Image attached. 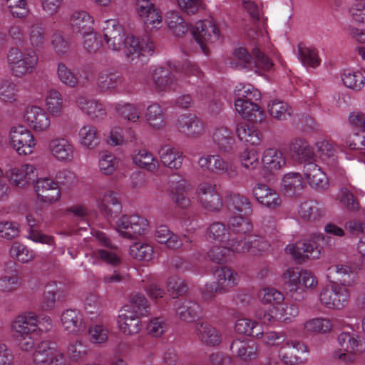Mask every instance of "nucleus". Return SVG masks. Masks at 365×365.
<instances>
[{
	"mask_svg": "<svg viewBox=\"0 0 365 365\" xmlns=\"http://www.w3.org/2000/svg\"><path fill=\"white\" fill-rule=\"evenodd\" d=\"M101 30L108 48L114 51L123 49L125 59L130 63H143L154 52V43L148 36L125 34L117 19L104 21Z\"/></svg>",
	"mask_w": 365,
	"mask_h": 365,
	"instance_id": "nucleus-1",
	"label": "nucleus"
},
{
	"mask_svg": "<svg viewBox=\"0 0 365 365\" xmlns=\"http://www.w3.org/2000/svg\"><path fill=\"white\" fill-rule=\"evenodd\" d=\"M148 312V302L144 295L132 294L119 311L117 323L120 331L127 336L138 334L142 328L140 317L147 316Z\"/></svg>",
	"mask_w": 365,
	"mask_h": 365,
	"instance_id": "nucleus-2",
	"label": "nucleus"
},
{
	"mask_svg": "<svg viewBox=\"0 0 365 365\" xmlns=\"http://www.w3.org/2000/svg\"><path fill=\"white\" fill-rule=\"evenodd\" d=\"M10 328L14 336L36 334L40 336L51 330L53 320L48 315L38 316L34 312H24L12 319Z\"/></svg>",
	"mask_w": 365,
	"mask_h": 365,
	"instance_id": "nucleus-3",
	"label": "nucleus"
},
{
	"mask_svg": "<svg viewBox=\"0 0 365 365\" xmlns=\"http://www.w3.org/2000/svg\"><path fill=\"white\" fill-rule=\"evenodd\" d=\"M6 63L11 75L22 78L36 70L38 57L32 48H11L7 53Z\"/></svg>",
	"mask_w": 365,
	"mask_h": 365,
	"instance_id": "nucleus-4",
	"label": "nucleus"
},
{
	"mask_svg": "<svg viewBox=\"0 0 365 365\" xmlns=\"http://www.w3.org/2000/svg\"><path fill=\"white\" fill-rule=\"evenodd\" d=\"M337 343L342 349L335 350L332 358L344 363H353L357 356L365 353V341L358 334L341 331L337 336Z\"/></svg>",
	"mask_w": 365,
	"mask_h": 365,
	"instance_id": "nucleus-5",
	"label": "nucleus"
},
{
	"mask_svg": "<svg viewBox=\"0 0 365 365\" xmlns=\"http://www.w3.org/2000/svg\"><path fill=\"white\" fill-rule=\"evenodd\" d=\"M9 146L19 156H28L34 153L37 142L34 133L24 124L11 125L7 133Z\"/></svg>",
	"mask_w": 365,
	"mask_h": 365,
	"instance_id": "nucleus-6",
	"label": "nucleus"
},
{
	"mask_svg": "<svg viewBox=\"0 0 365 365\" xmlns=\"http://www.w3.org/2000/svg\"><path fill=\"white\" fill-rule=\"evenodd\" d=\"M93 237L101 245L106 248L92 250L90 252L86 254L90 263L98 265L104 262L113 267L121 264L122 260L119 252L115 248H113L109 238L104 232L96 231L93 234Z\"/></svg>",
	"mask_w": 365,
	"mask_h": 365,
	"instance_id": "nucleus-7",
	"label": "nucleus"
},
{
	"mask_svg": "<svg viewBox=\"0 0 365 365\" xmlns=\"http://www.w3.org/2000/svg\"><path fill=\"white\" fill-rule=\"evenodd\" d=\"M148 220L139 215H123L115 222L117 233L126 239L133 240L148 232Z\"/></svg>",
	"mask_w": 365,
	"mask_h": 365,
	"instance_id": "nucleus-8",
	"label": "nucleus"
},
{
	"mask_svg": "<svg viewBox=\"0 0 365 365\" xmlns=\"http://www.w3.org/2000/svg\"><path fill=\"white\" fill-rule=\"evenodd\" d=\"M215 278L217 285L206 284L202 291V297L205 300L212 299L217 292L223 293L230 289L238 286L240 282V277L237 272L227 267H220L216 269Z\"/></svg>",
	"mask_w": 365,
	"mask_h": 365,
	"instance_id": "nucleus-9",
	"label": "nucleus"
},
{
	"mask_svg": "<svg viewBox=\"0 0 365 365\" xmlns=\"http://www.w3.org/2000/svg\"><path fill=\"white\" fill-rule=\"evenodd\" d=\"M191 34L201 51L205 55L209 53V46L220 37V31L212 19L200 20L191 29Z\"/></svg>",
	"mask_w": 365,
	"mask_h": 365,
	"instance_id": "nucleus-10",
	"label": "nucleus"
},
{
	"mask_svg": "<svg viewBox=\"0 0 365 365\" xmlns=\"http://www.w3.org/2000/svg\"><path fill=\"white\" fill-rule=\"evenodd\" d=\"M350 297V290L337 282L323 288L319 293L320 303L326 308L336 311L344 309L349 304Z\"/></svg>",
	"mask_w": 365,
	"mask_h": 365,
	"instance_id": "nucleus-11",
	"label": "nucleus"
},
{
	"mask_svg": "<svg viewBox=\"0 0 365 365\" xmlns=\"http://www.w3.org/2000/svg\"><path fill=\"white\" fill-rule=\"evenodd\" d=\"M21 120L32 133H47L51 128V120L49 114L41 106L27 105L22 113Z\"/></svg>",
	"mask_w": 365,
	"mask_h": 365,
	"instance_id": "nucleus-12",
	"label": "nucleus"
},
{
	"mask_svg": "<svg viewBox=\"0 0 365 365\" xmlns=\"http://www.w3.org/2000/svg\"><path fill=\"white\" fill-rule=\"evenodd\" d=\"M282 279L290 292L299 293L304 289L315 287L317 278L310 271L304 269L298 272L294 267H289L282 274Z\"/></svg>",
	"mask_w": 365,
	"mask_h": 365,
	"instance_id": "nucleus-13",
	"label": "nucleus"
},
{
	"mask_svg": "<svg viewBox=\"0 0 365 365\" xmlns=\"http://www.w3.org/2000/svg\"><path fill=\"white\" fill-rule=\"evenodd\" d=\"M197 163L203 171L211 174L225 175L231 178L237 175V166L220 154L202 155L199 158Z\"/></svg>",
	"mask_w": 365,
	"mask_h": 365,
	"instance_id": "nucleus-14",
	"label": "nucleus"
},
{
	"mask_svg": "<svg viewBox=\"0 0 365 365\" xmlns=\"http://www.w3.org/2000/svg\"><path fill=\"white\" fill-rule=\"evenodd\" d=\"M9 183L18 188H26L33 184L38 177L34 165L23 163L9 166L5 171Z\"/></svg>",
	"mask_w": 365,
	"mask_h": 365,
	"instance_id": "nucleus-15",
	"label": "nucleus"
},
{
	"mask_svg": "<svg viewBox=\"0 0 365 365\" xmlns=\"http://www.w3.org/2000/svg\"><path fill=\"white\" fill-rule=\"evenodd\" d=\"M324 239L322 234L314 235L312 240L298 242L296 244H289L285 247V252L290 254L296 260L304 261L306 259H318L321 255V248L317 245V241Z\"/></svg>",
	"mask_w": 365,
	"mask_h": 365,
	"instance_id": "nucleus-16",
	"label": "nucleus"
},
{
	"mask_svg": "<svg viewBox=\"0 0 365 365\" xmlns=\"http://www.w3.org/2000/svg\"><path fill=\"white\" fill-rule=\"evenodd\" d=\"M197 202L205 210L211 212L220 211L223 202L216 189V185L210 182H202L196 190Z\"/></svg>",
	"mask_w": 365,
	"mask_h": 365,
	"instance_id": "nucleus-17",
	"label": "nucleus"
},
{
	"mask_svg": "<svg viewBox=\"0 0 365 365\" xmlns=\"http://www.w3.org/2000/svg\"><path fill=\"white\" fill-rule=\"evenodd\" d=\"M32 357L36 365H61L64 360V356L58 350L56 344L48 340L42 341L36 345Z\"/></svg>",
	"mask_w": 365,
	"mask_h": 365,
	"instance_id": "nucleus-18",
	"label": "nucleus"
},
{
	"mask_svg": "<svg viewBox=\"0 0 365 365\" xmlns=\"http://www.w3.org/2000/svg\"><path fill=\"white\" fill-rule=\"evenodd\" d=\"M48 148L51 155L58 163H70L75 159V146L69 139L63 136L51 139Z\"/></svg>",
	"mask_w": 365,
	"mask_h": 365,
	"instance_id": "nucleus-19",
	"label": "nucleus"
},
{
	"mask_svg": "<svg viewBox=\"0 0 365 365\" xmlns=\"http://www.w3.org/2000/svg\"><path fill=\"white\" fill-rule=\"evenodd\" d=\"M315 146L321 160L329 170L336 175H343L344 170L339 162L334 143L331 140L323 139L316 142Z\"/></svg>",
	"mask_w": 365,
	"mask_h": 365,
	"instance_id": "nucleus-20",
	"label": "nucleus"
},
{
	"mask_svg": "<svg viewBox=\"0 0 365 365\" xmlns=\"http://www.w3.org/2000/svg\"><path fill=\"white\" fill-rule=\"evenodd\" d=\"M34 191L37 200L46 205L56 203L61 198V190L58 184L48 178H41L35 180Z\"/></svg>",
	"mask_w": 365,
	"mask_h": 365,
	"instance_id": "nucleus-21",
	"label": "nucleus"
},
{
	"mask_svg": "<svg viewBox=\"0 0 365 365\" xmlns=\"http://www.w3.org/2000/svg\"><path fill=\"white\" fill-rule=\"evenodd\" d=\"M135 10L146 27L158 30L163 24V17L157 8L149 0H137Z\"/></svg>",
	"mask_w": 365,
	"mask_h": 365,
	"instance_id": "nucleus-22",
	"label": "nucleus"
},
{
	"mask_svg": "<svg viewBox=\"0 0 365 365\" xmlns=\"http://www.w3.org/2000/svg\"><path fill=\"white\" fill-rule=\"evenodd\" d=\"M63 330L68 334L77 336L83 333L86 327L83 314L76 309H66L60 316Z\"/></svg>",
	"mask_w": 365,
	"mask_h": 365,
	"instance_id": "nucleus-23",
	"label": "nucleus"
},
{
	"mask_svg": "<svg viewBox=\"0 0 365 365\" xmlns=\"http://www.w3.org/2000/svg\"><path fill=\"white\" fill-rule=\"evenodd\" d=\"M308 352V347L297 339H289L277 351L279 360L284 365H296L301 358L297 354Z\"/></svg>",
	"mask_w": 365,
	"mask_h": 365,
	"instance_id": "nucleus-24",
	"label": "nucleus"
},
{
	"mask_svg": "<svg viewBox=\"0 0 365 365\" xmlns=\"http://www.w3.org/2000/svg\"><path fill=\"white\" fill-rule=\"evenodd\" d=\"M230 350L233 355L242 361H250L258 355V345L251 339L237 338L230 344Z\"/></svg>",
	"mask_w": 365,
	"mask_h": 365,
	"instance_id": "nucleus-25",
	"label": "nucleus"
},
{
	"mask_svg": "<svg viewBox=\"0 0 365 365\" xmlns=\"http://www.w3.org/2000/svg\"><path fill=\"white\" fill-rule=\"evenodd\" d=\"M176 128L186 137L197 138L203 133L204 123L196 115L187 113L178 117Z\"/></svg>",
	"mask_w": 365,
	"mask_h": 365,
	"instance_id": "nucleus-26",
	"label": "nucleus"
},
{
	"mask_svg": "<svg viewBox=\"0 0 365 365\" xmlns=\"http://www.w3.org/2000/svg\"><path fill=\"white\" fill-rule=\"evenodd\" d=\"M26 222L29 227L26 238L36 243L53 245L54 244L52 236L43 233L36 227L42 222L40 210H35L28 213L26 216Z\"/></svg>",
	"mask_w": 365,
	"mask_h": 365,
	"instance_id": "nucleus-27",
	"label": "nucleus"
},
{
	"mask_svg": "<svg viewBox=\"0 0 365 365\" xmlns=\"http://www.w3.org/2000/svg\"><path fill=\"white\" fill-rule=\"evenodd\" d=\"M169 190L175 203L182 209H187L191 205L189 197L185 194L187 188L185 180L180 175H173L169 178Z\"/></svg>",
	"mask_w": 365,
	"mask_h": 365,
	"instance_id": "nucleus-28",
	"label": "nucleus"
},
{
	"mask_svg": "<svg viewBox=\"0 0 365 365\" xmlns=\"http://www.w3.org/2000/svg\"><path fill=\"white\" fill-rule=\"evenodd\" d=\"M304 175L309 186L317 190H324L329 187V180L322 168L313 162L305 163Z\"/></svg>",
	"mask_w": 365,
	"mask_h": 365,
	"instance_id": "nucleus-29",
	"label": "nucleus"
},
{
	"mask_svg": "<svg viewBox=\"0 0 365 365\" xmlns=\"http://www.w3.org/2000/svg\"><path fill=\"white\" fill-rule=\"evenodd\" d=\"M131 160L138 168L152 173L158 172L160 167L158 159L152 152L145 148L134 150Z\"/></svg>",
	"mask_w": 365,
	"mask_h": 365,
	"instance_id": "nucleus-30",
	"label": "nucleus"
},
{
	"mask_svg": "<svg viewBox=\"0 0 365 365\" xmlns=\"http://www.w3.org/2000/svg\"><path fill=\"white\" fill-rule=\"evenodd\" d=\"M151 79L154 88L158 91L174 89L177 85L175 76L168 69L156 66L151 71Z\"/></svg>",
	"mask_w": 365,
	"mask_h": 365,
	"instance_id": "nucleus-31",
	"label": "nucleus"
},
{
	"mask_svg": "<svg viewBox=\"0 0 365 365\" xmlns=\"http://www.w3.org/2000/svg\"><path fill=\"white\" fill-rule=\"evenodd\" d=\"M195 332L197 339L204 345L216 346L222 342L220 331L208 322L196 324Z\"/></svg>",
	"mask_w": 365,
	"mask_h": 365,
	"instance_id": "nucleus-32",
	"label": "nucleus"
},
{
	"mask_svg": "<svg viewBox=\"0 0 365 365\" xmlns=\"http://www.w3.org/2000/svg\"><path fill=\"white\" fill-rule=\"evenodd\" d=\"M304 182L300 173L289 172L284 174L280 182V187L283 193L290 197L299 196L304 187Z\"/></svg>",
	"mask_w": 365,
	"mask_h": 365,
	"instance_id": "nucleus-33",
	"label": "nucleus"
},
{
	"mask_svg": "<svg viewBox=\"0 0 365 365\" xmlns=\"http://www.w3.org/2000/svg\"><path fill=\"white\" fill-rule=\"evenodd\" d=\"M70 22L73 31L77 34L81 35L93 33L94 19L86 11H74L71 14Z\"/></svg>",
	"mask_w": 365,
	"mask_h": 365,
	"instance_id": "nucleus-34",
	"label": "nucleus"
},
{
	"mask_svg": "<svg viewBox=\"0 0 365 365\" xmlns=\"http://www.w3.org/2000/svg\"><path fill=\"white\" fill-rule=\"evenodd\" d=\"M160 162L172 170L181 168L183 162L182 153L170 144H163L158 150Z\"/></svg>",
	"mask_w": 365,
	"mask_h": 365,
	"instance_id": "nucleus-35",
	"label": "nucleus"
},
{
	"mask_svg": "<svg viewBox=\"0 0 365 365\" xmlns=\"http://www.w3.org/2000/svg\"><path fill=\"white\" fill-rule=\"evenodd\" d=\"M78 140L81 147L90 150H95L101 142L100 130L95 125L85 124L78 130Z\"/></svg>",
	"mask_w": 365,
	"mask_h": 365,
	"instance_id": "nucleus-36",
	"label": "nucleus"
},
{
	"mask_svg": "<svg viewBox=\"0 0 365 365\" xmlns=\"http://www.w3.org/2000/svg\"><path fill=\"white\" fill-rule=\"evenodd\" d=\"M328 277H331L334 274L338 275L341 283L344 287H351L358 281L357 268L354 265L338 264L330 266L328 268Z\"/></svg>",
	"mask_w": 365,
	"mask_h": 365,
	"instance_id": "nucleus-37",
	"label": "nucleus"
},
{
	"mask_svg": "<svg viewBox=\"0 0 365 365\" xmlns=\"http://www.w3.org/2000/svg\"><path fill=\"white\" fill-rule=\"evenodd\" d=\"M255 199L262 205L269 208H276L281 205L279 194L268 185L259 183L252 190Z\"/></svg>",
	"mask_w": 365,
	"mask_h": 365,
	"instance_id": "nucleus-38",
	"label": "nucleus"
},
{
	"mask_svg": "<svg viewBox=\"0 0 365 365\" xmlns=\"http://www.w3.org/2000/svg\"><path fill=\"white\" fill-rule=\"evenodd\" d=\"M236 111L243 118L254 122H261L264 118V111L252 101L237 98L235 102Z\"/></svg>",
	"mask_w": 365,
	"mask_h": 365,
	"instance_id": "nucleus-39",
	"label": "nucleus"
},
{
	"mask_svg": "<svg viewBox=\"0 0 365 365\" xmlns=\"http://www.w3.org/2000/svg\"><path fill=\"white\" fill-rule=\"evenodd\" d=\"M78 108L92 119L103 118L106 115L104 105L96 100L89 99L84 96L76 98Z\"/></svg>",
	"mask_w": 365,
	"mask_h": 365,
	"instance_id": "nucleus-40",
	"label": "nucleus"
},
{
	"mask_svg": "<svg viewBox=\"0 0 365 365\" xmlns=\"http://www.w3.org/2000/svg\"><path fill=\"white\" fill-rule=\"evenodd\" d=\"M98 207L101 212L108 217H113L121 212V205L113 191H107L98 197Z\"/></svg>",
	"mask_w": 365,
	"mask_h": 365,
	"instance_id": "nucleus-41",
	"label": "nucleus"
},
{
	"mask_svg": "<svg viewBox=\"0 0 365 365\" xmlns=\"http://www.w3.org/2000/svg\"><path fill=\"white\" fill-rule=\"evenodd\" d=\"M212 140L217 148L224 153H229L235 145L232 133L225 126L216 127L212 134Z\"/></svg>",
	"mask_w": 365,
	"mask_h": 365,
	"instance_id": "nucleus-42",
	"label": "nucleus"
},
{
	"mask_svg": "<svg viewBox=\"0 0 365 365\" xmlns=\"http://www.w3.org/2000/svg\"><path fill=\"white\" fill-rule=\"evenodd\" d=\"M275 318L277 323L289 324L293 322L299 314V308L297 304L294 302H281L274 306Z\"/></svg>",
	"mask_w": 365,
	"mask_h": 365,
	"instance_id": "nucleus-43",
	"label": "nucleus"
},
{
	"mask_svg": "<svg viewBox=\"0 0 365 365\" xmlns=\"http://www.w3.org/2000/svg\"><path fill=\"white\" fill-rule=\"evenodd\" d=\"M262 164L264 169L269 172L279 170L285 166L286 158L281 151L268 148L262 153Z\"/></svg>",
	"mask_w": 365,
	"mask_h": 365,
	"instance_id": "nucleus-44",
	"label": "nucleus"
},
{
	"mask_svg": "<svg viewBox=\"0 0 365 365\" xmlns=\"http://www.w3.org/2000/svg\"><path fill=\"white\" fill-rule=\"evenodd\" d=\"M303 329L311 334H327L334 328L331 319L324 317H317L306 320L303 324Z\"/></svg>",
	"mask_w": 365,
	"mask_h": 365,
	"instance_id": "nucleus-45",
	"label": "nucleus"
},
{
	"mask_svg": "<svg viewBox=\"0 0 365 365\" xmlns=\"http://www.w3.org/2000/svg\"><path fill=\"white\" fill-rule=\"evenodd\" d=\"M120 160L112 152L103 150L99 153L98 168L99 172L106 176L113 175L119 168Z\"/></svg>",
	"mask_w": 365,
	"mask_h": 365,
	"instance_id": "nucleus-46",
	"label": "nucleus"
},
{
	"mask_svg": "<svg viewBox=\"0 0 365 365\" xmlns=\"http://www.w3.org/2000/svg\"><path fill=\"white\" fill-rule=\"evenodd\" d=\"M174 306L179 318L187 322H193L200 311L199 304L192 301L179 299Z\"/></svg>",
	"mask_w": 365,
	"mask_h": 365,
	"instance_id": "nucleus-47",
	"label": "nucleus"
},
{
	"mask_svg": "<svg viewBox=\"0 0 365 365\" xmlns=\"http://www.w3.org/2000/svg\"><path fill=\"white\" fill-rule=\"evenodd\" d=\"M259 339L265 347L277 351L289 340L287 339L286 334L282 331L270 330L264 332L262 328Z\"/></svg>",
	"mask_w": 365,
	"mask_h": 365,
	"instance_id": "nucleus-48",
	"label": "nucleus"
},
{
	"mask_svg": "<svg viewBox=\"0 0 365 365\" xmlns=\"http://www.w3.org/2000/svg\"><path fill=\"white\" fill-rule=\"evenodd\" d=\"M165 21L169 29L177 37H182L188 31V26L182 16L176 11L166 12Z\"/></svg>",
	"mask_w": 365,
	"mask_h": 365,
	"instance_id": "nucleus-49",
	"label": "nucleus"
},
{
	"mask_svg": "<svg viewBox=\"0 0 365 365\" xmlns=\"http://www.w3.org/2000/svg\"><path fill=\"white\" fill-rule=\"evenodd\" d=\"M30 46L34 49H39L43 46L46 40V31L43 25L39 21L31 23L26 31Z\"/></svg>",
	"mask_w": 365,
	"mask_h": 365,
	"instance_id": "nucleus-50",
	"label": "nucleus"
},
{
	"mask_svg": "<svg viewBox=\"0 0 365 365\" xmlns=\"http://www.w3.org/2000/svg\"><path fill=\"white\" fill-rule=\"evenodd\" d=\"M324 215V210L317 204L305 201L300 203L297 208L298 217L305 222H314Z\"/></svg>",
	"mask_w": 365,
	"mask_h": 365,
	"instance_id": "nucleus-51",
	"label": "nucleus"
},
{
	"mask_svg": "<svg viewBox=\"0 0 365 365\" xmlns=\"http://www.w3.org/2000/svg\"><path fill=\"white\" fill-rule=\"evenodd\" d=\"M236 134L239 140L252 145H259L262 140L260 132L246 123H240L237 125Z\"/></svg>",
	"mask_w": 365,
	"mask_h": 365,
	"instance_id": "nucleus-52",
	"label": "nucleus"
},
{
	"mask_svg": "<svg viewBox=\"0 0 365 365\" xmlns=\"http://www.w3.org/2000/svg\"><path fill=\"white\" fill-rule=\"evenodd\" d=\"M45 103L47 113L53 117H59L62 115L63 110V96L56 89H50L48 91Z\"/></svg>",
	"mask_w": 365,
	"mask_h": 365,
	"instance_id": "nucleus-53",
	"label": "nucleus"
},
{
	"mask_svg": "<svg viewBox=\"0 0 365 365\" xmlns=\"http://www.w3.org/2000/svg\"><path fill=\"white\" fill-rule=\"evenodd\" d=\"M19 88L11 79H4L0 83V101L14 104L19 101Z\"/></svg>",
	"mask_w": 365,
	"mask_h": 365,
	"instance_id": "nucleus-54",
	"label": "nucleus"
},
{
	"mask_svg": "<svg viewBox=\"0 0 365 365\" xmlns=\"http://www.w3.org/2000/svg\"><path fill=\"white\" fill-rule=\"evenodd\" d=\"M145 118L149 126L155 130H161L165 125L163 108L156 103H153L148 106Z\"/></svg>",
	"mask_w": 365,
	"mask_h": 365,
	"instance_id": "nucleus-55",
	"label": "nucleus"
},
{
	"mask_svg": "<svg viewBox=\"0 0 365 365\" xmlns=\"http://www.w3.org/2000/svg\"><path fill=\"white\" fill-rule=\"evenodd\" d=\"M155 237L159 243L164 244L168 248L176 249L182 245L179 237L171 232L166 225L157 227Z\"/></svg>",
	"mask_w": 365,
	"mask_h": 365,
	"instance_id": "nucleus-56",
	"label": "nucleus"
},
{
	"mask_svg": "<svg viewBox=\"0 0 365 365\" xmlns=\"http://www.w3.org/2000/svg\"><path fill=\"white\" fill-rule=\"evenodd\" d=\"M262 326L255 320L247 318L238 319L235 324V331L240 334L259 339Z\"/></svg>",
	"mask_w": 365,
	"mask_h": 365,
	"instance_id": "nucleus-57",
	"label": "nucleus"
},
{
	"mask_svg": "<svg viewBox=\"0 0 365 365\" xmlns=\"http://www.w3.org/2000/svg\"><path fill=\"white\" fill-rule=\"evenodd\" d=\"M295 54L304 66L315 68L320 63L317 51L312 47L299 43Z\"/></svg>",
	"mask_w": 365,
	"mask_h": 365,
	"instance_id": "nucleus-58",
	"label": "nucleus"
},
{
	"mask_svg": "<svg viewBox=\"0 0 365 365\" xmlns=\"http://www.w3.org/2000/svg\"><path fill=\"white\" fill-rule=\"evenodd\" d=\"M341 80L345 86L356 91L361 90L365 83L364 74L358 70L351 68H346L343 71Z\"/></svg>",
	"mask_w": 365,
	"mask_h": 365,
	"instance_id": "nucleus-59",
	"label": "nucleus"
},
{
	"mask_svg": "<svg viewBox=\"0 0 365 365\" xmlns=\"http://www.w3.org/2000/svg\"><path fill=\"white\" fill-rule=\"evenodd\" d=\"M230 210H236L240 215H247L252 212V207L247 198L240 194L233 193L226 197Z\"/></svg>",
	"mask_w": 365,
	"mask_h": 365,
	"instance_id": "nucleus-60",
	"label": "nucleus"
},
{
	"mask_svg": "<svg viewBox=\"0 0 365 365\" xmlns=\"http://www.w3.org/2000/svg\"><path fill=\"white\" fill-rule=\"evenodd\" d=\"M233 56L237 61H236L235 59H232L230 61V65L232 68L239 70H252L253 61L252 60L250 54L245 47H236L234 50Z\"/></svg>",
	"mask_w": 365,
	"mask_h": 365,
	"instance_id": "nucleus-61",
	"label": "nucleus"
},
{
	"mask_svg": "<svg viewBox=\"0 0 365 365\" xmlns=\"http://www.w3.org/2000/svg\"><path fill=\"white\" fill-rule=\"evenodd\" d=\"M89 349L86 342L77 339L71 341L67 349V356L73 361H80L88 354Z\"/></svg>",
	"mask_w": 365,
	"mask_h": 365,
	"instance_id": "nucleus-62",
	"label": "nucleus"
},
{
	"mask_svg": "<svg viewBox=\"0 0 365 365\" xmlns=\"http://www.w3.org/2000/svg\"><path fill=\"white\" fill-rule=\"evenodd\" d=\"M130 255L137 260L146 262L152 260L155 257L153 246L140 242H135L130 246Z\"/></svg>",
	"mask_w": 365,
	"mask_h": 365,
	"instance_id": "nucleus-63",
	"label": "nucleus"
},
{
	"mask_svg": "<svg viewBox=\"0 0 365 365\" xmlns=\"http://www.w3.org/2000/svg\"><path fill=\"white\" fill-rule=\"evenodd\" d=\"M11 257L21 263H28L35 257L34 252L18 242H14L9 250Z\"/></svg>",
	"mask_w": 365,
	"mask_h": 365,
	"instance_id": "nucleus-64",
	"label": "nucleus"
}]
</instances>
